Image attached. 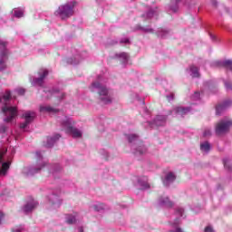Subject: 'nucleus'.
<instances>
[{
    "label": "nucleus",
    "instance_id": "c756f323",
    "mask_svg": "<svg viewBox=\"0 0 232 232\" xmlns=\"http://www.w3.org/2000/svg\"><path fill=\"white\" fill-rule=\"evenodd\" d=\"M157 35H158V37H160L161 39H166V37H168V35H169V30L160 28L157 31Z\"/></svg>",
    "mask_w": 232,
    "mask_h": 232
},
{
    "label": "nucleus",
    "instance_id": "cd10ccee",
    "mask_svg": "<svg viewBox=\"0 0 232 232\" xmlns=\"http://www.w3.org/2000/svg\"><path fill=\"white\" fill-rule=\"evenodd\" d=\"M138 184L141 189H148V188H150V183H148L147 177L138 179Z\"/></svg>",
    "mask_w": 232,
    "mask_h": 232
},
{
    "label": "nucleus",
    "instance_id": "4d7b16f0",
    "mask_svg": "<svg viewBox=\"0 0 232 232\" xmlns=\"http://www.w3.org/2000/svg\"><path fill=\"white\" fill-rule=\"evenodd\" d=\"M78 232H84V228H82V227H78Z\"/></svg>",
    "mask_w": 232,
    "mask_h": 232
},
{
    "label": "nucleus",
    "instance_id": "a878e982",
    "mask_svg": "<svg viewBox=\"0 0 232 232\" xmlns=\"http://www.w3.org/2000/svg\"><path fill=\"white\" fill-rule=\"evenodd\" d=\"M181 0H170V4L169 5V12H173V14H176V12H179V6L180 5Z\"/></svg>",
    "mask_w": 232,
    "mask_h": 232
},
{
    "label": "nucleus",
    "instance_id": "2f4dec72",
    "mask_svg": "<svg viewBox=\"0 0 232 232\" xmlns=\"http://www.w3.org/2000/svg\"><path fill=\"white\" fill-rule=\"evenodd\" d=\"M190 104H198L200 102V92H196L191 97H190Z\"/></svg>",
    "mask_w": 232,
    "mask_h": 232
},
{
    "label": "nucleus",
    "instance_id": "3c124183",
    "mask_svg": "<svg viewBox=\"0 0 232 232\" xmlns=\"http://www.w3.org/2000/svg\"><path fill=\"white\" fill-rule=\"evenodd\" d=\"M3 218H5V214L0 211V224H3Z\"/></svg>",
    "mask_w": 232,
    "mask_h": 232
},
{
    "label": "nucleus",
    "instance_id": "864d4df0",
    "mask_svg": "<svg viewBox=\"0 0 232 232\" xmlns=\"http://www.w3.org/2000/svg\"><path fill=\"white\" fill-rule=\"evenodd\" d=\"M210 39L211 41H217V36L215 34H210Z\"/></svg>",
    "mask_w": 232,
    "mask_h": 232
},
{
    "label": "nucleus",
    "instance_id": "a18cd8bd",
    "mask_svg": "<svg viewBox=\"0 0 232 232\" xmlns=\"http://www.w3.org/2000/svg\"><path fill=\"white\" fill-rule=\"evenodd\" d=\"M23 229H24V227L23 226L14 227L12 229V232H22Z\"/></svg>",
    "mask_w": 232,
    "mask_h": 232
},
{
    "label": "nucleus",
    "instance_id": "8fccbe9b",
    "mask_svg": "<svg viewBox=\"0 0 232 232\" xmlns=\"http://www.w3.org/2000/svg\"><path fill=\"white\" fill-rule=\"evenodd\" d=\"M205 232H215V230H213V227H211V226H208L205 228Z\"/></svg>",
    "mask_w": 232,
    "mask_h": 232
},
{
    "label": "nucleus",
    "instance_id": "ddd939ff",
    "mask_svg": "<svg viewBox=\"0 0 232 232\" xmlns=\"http://www.w3.org/2000/svg\"><path fill=\"white\" fill-rule=\"evenodd\" d=\"M166 121L167 118L164 115H158L155 117V119L152 121H148L147 126L149 128H155V127H160V126H166Z\"/></svg>",
    "mask_w": 232,
    "mask_h": 232
},
{
    "label": "nucleus",
    "instance_id": "c03bdc74",
    "mask_svg": "<svg viewBox=\"0 0 232 232\" xmlns=\"http://www.w3.org/2000/svg\"><path fill=\"white\" fill-rule=\"evenodd\" d=\"M224 84H225V88L227 90H231L232 91V83H231V82L225 81Z\"/></svg>",
    "mask_w": 232,
    "mask_h": 232
},
{
    "label": "nucleus",
    "instance_id": "9b49d317",
    "mask_svg": "<svg viewBox=\"0 0 232 232\" xmlns=\"http://www.w3.org/2000/svg\"><path fill=\"white\" fill-rule=\"evenodd\" d=\"M232 126V121L227 120H221L216 124V134L222 135L229 131V128Z\"/></svg>",
    "mask_w": 232,
    "mask_h": 232
},
{
    "label": "nucleus",
    "instance_id": "5fc2aeb1",
    "mask_svg": "<svg viewBox=\"0 0 232 232\" xmlns=\"http://www.w3.org/2000/svg\"><path fill=\"white\" fill-rule=\"evenodd\" d=\"M143 113L150 115V111H148V108L143 107Z\"/></svg>",
    "mask_w": 232,
    "mask_h": 232
},
{
    "label": "nucleus",
    "instance_id": "412c9836",
    "mask_svg": "<svg viewBox=\"0 0 232 232\" xmlns=\"http://www.w3.org/2000/svg\"><path fill=\"white\" fill-rule=\"evenodd\" d=\"M92 208L98 213H102V211H108V209H110V207L102 202H95L94 204H92Z\"/></svg>",
    "mask_w": 232,
    "mask_h": 232
},
{
    "label": "nucleus",
    "instance_id": "c9c22d12",
    "mask_svg": "<svg viewBox=\"0 0 232 232\" xmlns=\"http://www.w3.org/2000/svg\"><path fill=\"white\" fill-rule=\"evenodd\" d=\"M8 131V127L5 123L0 124V135H5Z\"/></svg>",
    "mask_w": 232,
    "mask_h": 232
},
{
    "label": "nucleus",
    "instance_id": "4be33fe9",
    "mask_svg": "<svg viewBox=\"0 0 232 232\" xmlns=\"http://www.w3.org/2000/svg\"><path fill=\"white\" fill-rule=\"evenodd\" d=\"M59 110L56 108H53L50 105H41L40 106V113H49L50 115H53L54 113H57Z\"/></svg>",
    "mask_w": 232,
    "mask_h": 232
},
{
    "label": "nucleus",
    "instance_id": "5701e85b",
    "mask_svg": "<svg viewBox=\"0 0 232 232\" xmlns=\"http://www.w3.org/2000/svg\"><path fill=\"white\" fill-rule=\"evenodd\" d=\"M63 171V167L60 164H53L49 167V173L53 175L54 178L59 175Z\"/></svg>",
    "mask_w": 232,
    "mask_h": 232
},
{
    "label": "nucleus",
    "instance_id": "603ef678",
    "mask_svg": "<svg viewBox=\"0 0 232 232\" xmlns=\"http://www.w3.org/2000/svg\"><path fill=\"white\" fill-rule=\"evenodd\" d=\"M210 3L212 6H217V5H218V2H217V0H210Z\"/></svg>",
    "mask_w": 232,
    "mask_h": 232
},
{
    "label": "nucleus",
    "instance_id": "e433bc0d",
    "mask_svg": "<svg viewBox=\"0 0 232 232\" xmlns=\"http://www.w3.org/2000/svg\"><path fill=\"white\" fill-rule=\"evenodd\" d=\"M223 164H224L226 169H228V171H232V167L229 166V159L225 158V159L223 160Z\"/></svg>",
    "mask_w": 232,
    "mask_h": 232
},
{
    "label": "nucleus",
    "instance_id": "393cba45",
    "mask_svg": "<svg viewBox=\"0 0 232 232\" xmlns=\"http://www.w3.org/2000/svg\"><path fill=\"white\" fill-rule=\"evenodd\" d=\"M61 139L60 134H54L53 136L47 138V142L45 144L46 148H53V145Z\"/></svg>",
    "mask_w": 232,
    "mask_h": 232
},
{
    "label": "nucleus",
    "instance_id": "49530a36",
    "mask_svg": "<svg viewBox=\"0 0 232 232\" xmlns=\"http://www.w3.org/2000/svg\"><path fill=\"white\" fill-rule=\"evenodd\" d=\"M14 92H16L18 95H24L26 91L24 88H18V89H15Z\"/></svg>",
    "mask_w": 232,
    "mask_h": 232
},
{
    "label": "nucleus",
    "instance_id": "f3484780",
    "mask_svg": "<svg viewBox=\"0 0 232 232\" xmlns=\"http://www.w3.org/2000/svg\"><path fill=\"white\" fill-rule=\"evenodd\" d=\"M158 206H160V208H171L173 202H171L167 196H160L158 199Z\"/></svg>",
    "mask_w": 232,
    "mask_h": 232
},
{
    "label": "nucleus",
    "instance_id": "473e14b6",
    "mask_svg": "<svg viewBox=\"0 0 232 232\" xmlns=\"http://www.w3.org/2000/svg\"><path fill=\"white\" fill-rule=\"evenodd\" d=\"M218 66H224L226 69H227L230 72H232V61L226 60L224 62L218 63Z\"/></svg>",
    "mask_w": 232,
    "mask_h": 232
},
{
    "label": "nucleus",
    "instance_id": "72a5a7b5",
    "mask_svg": "<svg viewBox=\"0 0 232 232\" xmlns=\"http://www.w3.org/2000/svg\"><path fill=\"white\" fill-rule=\"evenodd\" d=\"M66 222H67V224H75V222H77V216L68 215L66 217Z\"/></svg>",
    "mask_w": 232,
    "mask_h": 232
},
{
    "label": "nucleus",
    "instance_id": "13d9d810",
    "mask_svg": "<svg viewBox=\"0 0 232 232\" xmlns=\"http://www.w3.org/2000/svg\"><path fill=\"white\" fill-rule=\"evenodd\" d=\"M14 153H15V150L14 149H12L11 155H14Z\"/></svg>",
    "mask_w": 232,
    "mask_h": 232
},
{
    "label": "nucleus",
    "instance_id": "f03ea898",
    "mask_svg": "<svg viewBox=\"0 0 232 232\" xmlns=\"http://www.w3.org/2000/svg\"><path fill=\"white\" fill-rule=\"evenodd\" d=\"M10 99H12V92L6 91L2 96H0V102H4L2 106V113L5 115L4 122H12L15 121L17 117V107L10 104Z\"/></svg>",
    "mask_w": 232,
    "mask_h": 232
},
{
    "label": "nucleus",
    "instance_id": "39448f33",
    "mask_svg": "<svg viewBox=\"0 0 232 232\" xmlns=\"http://www.w3.org/2000/svg\"><path fill=\"white\" fill-rule=\"evenodd\" d=\"M77 5V2L74 0L66 2L65 4H63L59 5L57 10L54 12V15L56 17H59L63 21L66 19H70L73 14H75V6Z\"/></svg>",
    "mask_w": 232,
    "mask_h": 232
},
{
    "label": "nucleus",
    "instance_id": "4468645a",
    "mask_svg": "<svg viewBox=\"0 0 232 232\" xmlns=\"http://www.w3.org/2000/svg\"><path fill=\"white\" fill-rule=\"evenodd\" d=\"M39 206V202L34 198H30L23 208L24 213H32L35 208Z\"/></svg>",
    "mask_w": 232,
    "mask_h": 232
},
{
    "label": "nucleus",
    "instance_id": "dca6fc26",
    "mask_svg": "<svg viewBox=\"0 0 232 232\" xmlns=\"http://www.w3.org/2000/svg\"><path fill=\"white\" fill-rule=\"evenodd\" d=\"M177 179V174L175 172H167L162 179V183L164 186H169V184H173Z\"/></svg>",
    "mask_w": 232,
    "mask_h": 232
},
{
    "label": "nucleus",
    "instance_id": "f257e3e1",
    "mask_svg": "<svg viewBox=\"0 0 232 232\" xmlns=\"http://www.w3.org/2000/svg\"><path fill=\"white\" fill-rule=\"evenodd\" d=\"M89 88L91 92H97L99 100L102 104H111V102L113 101V92L106 87L102 76H99L96 81L92 82Z\"/></svg>",
    "mask_w": 232,
    "mask_h": 232
},
{
    "label": "nucleus",
    "instance_id": "58836bf2",
    "mask_svg": "<svg viewBox=\"0 0 232 232\" xmlns=\"http://www.w3.org/2000/svg\"><path fill=\"white\" fill-rule=\"evenodd\" d=\"M203 137H211V128L207 127L203 131Z\"/></svg>",
    "mask_w": 232,
    "mask_h": 232
},
{
    "label": "nucleus",
    "instance_id": "20e7f679",
    "mask_svg": "<svg viewBox=\"0 0 232 232\" xmlns=\"http://www.w3.org/2000/svg\"><path fill=\"white\" fill-rule=\"evenodd\" d=\"M58 121L72 139H81L82 137V130L73 127L75 126V121L72 117L62 116V118L58 119Z\"/></svg>",
    "mask_w": 232,
    "mask_h": 232
},
{
    "label": "nucleus",
    "instance_id": "6e6552de",
    "mask_svg": "<svg viewBox=\"0 0 232 232\" xmlns=\"http://www.w3.org/2000/svg\"><path fill=\"white\" fill-rule=\"evenodd\" d=\"M63 205V199L59 195L53 193L47 197V208L49 209H59Z\"/></svg>",
    "mask_w": 232,
    "mask_h": 232
},
{
    "label": "nucleus",
    "instance_id": "f704fd0d",
    "mask_svg": "<svg viewBox=\"0 0 232 232\" xmlns=\"http://www.w3.org/2000/svg\"><path fill=\"white\" fill-rule=\"evenodd\" d=\"M136 30H140L141 32H144L145 34H153V29L150 27H142L140 25H138L136 27Z\"/></svg>",
    "mask_w": 232,
    "mask_h": 232
},
{
    "label": "nucleus",
    "instance_id": "4c0bfd02",
    "mask_svg": "<svg viewBox=\"0 0 232 232\" xmlns=\"http://www.w3.org/2000/svg\"><path fill=\"white\" fill-rule=\"evenodd\" d=\"M12 191L8 188H4V190L0 193V197H10Z\"/></svg>",
    "mask_w": 232,
    "mask_h": 232
},
{
    "label": "nucleus",
    "instance_id": "2eb2a0df",
    "mask_svg": "<svg viewBox=\"0 0 232 232\" xmlns=\"http://www.w3.org/2000/svg\"><path fill=\"white\" fill-rule=\"evenodd\" d=\"M44 92L47 99H50L52 95H53L54 97H57L58 101H62V99H64V92H59V90L44 89Z\"/></svg>",
    "mask_w": 232,
    "mask_h": 232
},
{
    "label": "nucleus",
    "instance_id": "b1692460",
    "mask_svg": "<svg viewBox=\"0 0 232 232\" xmlns=\"http://www.w3.org/2000/svg\"><path fill=\"white\" fill-rule=\"evenodd\" d=\"M188 73L192 77L193 79H198L200 77V72L198 67L195 65H191L188 70H187Z\"/></svg>",
    "mask_w": 232,
    "mask_h": 232
},
{
    "label": "nucleus",
    "instance_id": "09e8293b",
    "mask_svg": "<svg viewBox=\"0 0 232 232\" xmlns=\"http://www.w3.org/2000/svg\"><path fill=\"white\" fill-rule=\"evenodd\" d=\"M205 86L206 88H213V82H206Z\"/></svg>",
    "mask_w": 232,
    "mask_h": 232
},
{
    "label": "nucleus",
    "instance_id": "a19ab883",
    "mask_svg": "<svg viewBox=\"0 0 232 232\" xmlns=\"http://www.w3.org/2000/svg\"><path fill=\"white\" fill-rule=\"evenodd\" d=\"M100 153H101V155H102V157H104L106 159V160H108V159H110V153L107 152L106 150H101Z\"/></svg>",
    "mask_w": 232,
    "mask_h": 232
},
{
    "label": "nucleus",
    "instance_id": "1a4fd4ad",
    "mask_svg": "<svg viewBox=\"0 0 232 232\" xmlns=\"http://www.w3.org/2000/svg\"><path fill=\"white\" fill-rule=\"evenodd\" d=\"M35 117H37V114L34 111H24L22 118L24 120V121L20 123L21 130H26V128L30 126V123L34 122Z\"/></svg>",
    "mask_w": 232,
    "mask_h": 232
},
{
    "label": "nucleus",
    "instance_id": "9d476101",
    "mask_svg": "<svg viewBox=\"0 0 232 232\" xmlns=\"http://www.w3.org/2000/svg\"><path fill=\"white\" fill-rule=\"evenodd\" d=\"M6 61H8V50L6 49V42L0 40V71L6 68Z\"/></svg>",
    "mask_w": 232,
    "mask_h": 232
},
{
    "label": "nucleus",
    "instance_id": "6e6d98bb",
    "mask_svg": "<svg viewBox=\"0 0 232 232\" xmlns=\"http://www.w3.org/2000/svg\"><path fill=\"white\" fill-rule=\"evenodd\" d=\"M223 10H224V12H226L227 14L229 13V8L226 7L225 5H223Z\"/></svg>",
    "mask_w": 232,
    "mask_h": 232
},
{
    "label": "nucleus",
    "instance_id": "de8ad7c7",
    "mask_svg": "<svg viewBox=\"0 0 232 232\" xmlns=\"http://www.w3.org/2000/svg\"><path fill=\"white\" fill-rule=\"evenodd\" d=\"M167 99H168L169 102H171V101H173V99H175V94L170 93V94L167 95Z\"/></svg>",
    "mask_w": 232,
    "mask_h": 232
},
{
    "label": "nucleus",
    "instance_id": "a211bd4d",
    "mask_svg": "<svg viewBox=\"0 0 232 232\" xmlns=\"http://www.w3.org/2000/svg\"><path fill=\"white\" fill-rule=\"evenodd\" d=\"M159 15V8L154 7L149 9V11L142 14V19H157Z\"/></svg>",
    "mask_w": 232,
    "mask_h": 232
},
{
    "label": "nucleus",
    "instance_id": "0eeeda50",
    "mask_svg": "<svg viewBox=\"0 0 232 232\" xmlns=\"http://www.w3.org/2000/svg\"><path fill=\"white\" fill-rule=\"evenodd\" d=\"M46 77H48V70L42 69L38 72V77L29 76V81L32 86H43Z\"/></svg>",
    "mask_w": 232,
    "mask_h": 232
},
{
    "label": "nucleus",
    "instance_id": "c85d7f7f",
    "mask_svg": "<svg viewBox=\"0 0 232 232\" xmlns=\"http://www.w3.org/2000/svg\"><path fill=\"white\" fill-rule=\"evenodd\" d=\"M12 14L14 17H16L17 19H21V17H24V9L21 7L14 8L13 9Z\"/></svg>",
    "mask_w": 232,
    "mask_h": 232
},
{
    "label": "nucleus",
    "instance_id": "ea45409f",
    "mask_svg": "<svg viewBox=\"0 0 232 232\" xmlns=\"http://www.w3.org/2000/svg\"><path fill=\"white\" fill-rule=\"evenodd\" d=\"M176 216H178V217H184V208H176Z\"/></svg>",
    "mask_w": 232,
    "mask_h": 232
},
{
    "label": "nucleus",
    "instance_id": "bb28decb",
    "mask_svg": "<svg viewBox=\"0 0 232 232\" xmlns=\"http://www.w3.org/2000/svg\"><path fill=\"white\" fill-rule=\"evenodd\" d=\"M200 151L202 153H208V151H211V143L209 141H201L200 142Z\"/></svg>",
    "mask_w": 232,
    "mask_h": 232
},
{
    "label": "nucleus",
    "instance_id": "79ce46f5",
    "mask_svg": "<svg viewBox=\"0 0 232 232\" xmlns=\"http://www.w3.org/2000/svg\"><path fill=\"white\" fill-rule=\"evenodd\" d=\"M131 101H140V97L136 92L130 93Z\"/></svg>",
    "mask_w": 232,
    "mask_h": 232
},
{
    "label": "nucleus",
    "instance_id": "423d86ee",
    "mask_svg": "<svg viewBox=\"0 0 232 232\" xmlns=\"http://www.w3.org/2000/svg\"><path fill=\"white\" fill-rule=\"evenodd\" d=\"M128 141L130 146L131 152L139 157V155H144L148 151V148L144 145L142 140H139L137 134H128L126 135Z\"/></svg>",
    "mask_w": 232,
    "mask_h": 232
},
{
    "label": "nucleus",
    "instance_id": "7ed1b4c3",
    "mask_svg": "<svg viewBox=\"0 0 232 232\" xmlns=\"http://www.w3.org/2000/svg\"><path fill=\"white\" fill-rule=\"evenodd\" d=\"M36 165H31L24 167L21 170V174L24 177H34L36 173H39L43 168H45L46 161L43 158V153L41 151L35 152Z\"/></svg>",
    "mask_w": 232,
    "mask_h": 232
},
{
    "label": "nucleus",
    "instance_id": "aec40b11",
    "mask_svg": "<svg viewBox=\"0 0 232 232\" xmlns=\"http://www.w3.org/2000/svg\"><path fill=\"white\" fill-rule=\"evenodd\" d=\"M232 102L231 100H227L223 102L222 103H219L218 105L216 106V113L217 115H220L224 111V110H227L229 106H231Z\"/></svg>",
    "mask_w": 232,
    "mask_h": 232
},
{
    "label": "nucleus",
    "instance_id": "6ab92c4d",
    "mask_svg": "<svg viewBox=\"0 0 232 232\" xmlns=\"http://www.w3.org/2000/svg\"><path fill=\"white\" fill-rule=\"evenodd\" d=\"M114 57L123 66H126V64H128V61H130V54H128V53H116Z\"/></svg>",
    "mask_w": 232,
    "mask_h": 232
},
{
    "label": "nucleus",
    "instance_id": "7c9ffc66",
    "mask_svg": "<svg viewBox=\"0 0 232 232\" xmlns=\"http://www.w3.org/2000/svg\"><path fill=\"white\" fill-rule=\"evenodd\" d=\"M68 64H79L81 63V54H76L73 58H67Z\"/></svg>",
    "mask_w": 232,
    "mask_h": 232
},
{
    "label": "nucleus",
    "instance_id": "f8f14e48",
    "mask_svg": "<svg viewBox=\"0 0 232 232\" xmlns=\"http://www.w3.org/2000/svg\"><path fill=\"white\" fill-rule=\"evenodd\" d=\"M190 111V107L176 106L170 111L169 115H172L173 117H184V115H188Z\"/></svg>",
    "mask_w": 232,
    "mask_h": 232
},
{
    "label": "nucleus",
    "instance_id": "37998d69",
    "mask_svg": "<svg viewBox=\"0 0 232 232\" xmlns=\"http://www.w3.org/2000/svg\"><path fill=\"white\" fill-rule=\"evenodd\" d=\"M120 44H130V38H128V37L121 38Z\"/></svg>",
    "mask_w": 232,
    "mask_h": 232
}]
</instances>
